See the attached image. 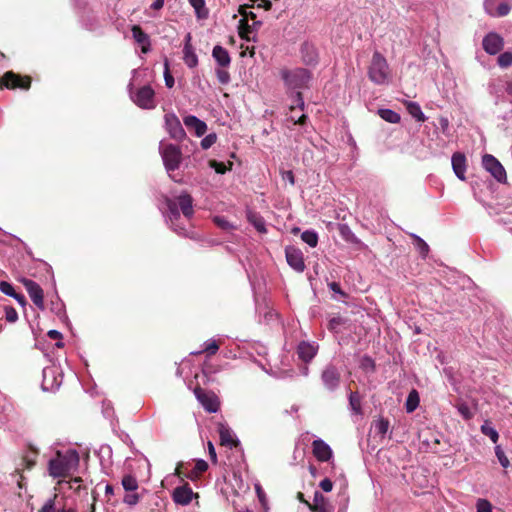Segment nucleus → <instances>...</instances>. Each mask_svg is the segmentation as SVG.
I'll list each match as a JSON object with an SVG mask.
<instances>
[{
    "instance_id": "obj_38",
    "label": "nucleus",
    "mask_w": 512,
    "mask_h": 512,
    "mask_svg": "<svg viewBox=\"0 0 512 512\" xmlns=\"http://www.w3.org/2000/svg\"><path fill=\"white\" fill-rule=\"evenodd\" d=\"M301 239L310 247H316L318 244V235L315 231L306 230L301 234Z\"/></svg>"
},
{
    "instance_id": "obj_57",
    "label": "nucleus",
    "mask_w": 512,
    "mask_h": 512,
    "mask_svg": "<svg viewBox=\"0 0 512 512\" xmlns=\"http://www.w3.org/2000/svg\"><path fill=\"white\" fill-rule=\"evenodd\" d=\"M511 10V7L509 4L507 3H501L498 5L497 7V12L495 15L499 16V17H502V16H506ZM489 14L491 15H494L492 12L488 11Z\"/></svg>"
},
{
    "instance_id": "obj_26",
    "label": "nucleus",
    "mask_w": 512,
    "mask_h": 512,
    "mask_svg": "<svg viewBox=\"0 0 512 512\" xmlns=\"http://www.w3.org/2000/svg\"><path fill=\"white\" fill-rule=\"evenodd\" d=\"M37 455H38V450L35 449L32 445H29V451L22 456V460H21L22 468L21 469L22 470L32 469L36 464Z\"/></svg>"
},
{
    "instance_id": "obj_33",
    "label": "nucleus",
    "mask_w": 512,
    "mask_h": 512,
    "mask_svg": "<svg viewBox=\"0 0 512 512\" xmlns=\"http://www.w3.org/2000/svg\"><path fill=\"white\" fill-rule=\"evenodd\" d=\"M190 5L195 9L198 18H206L208 11L205 9V0H189Z\"/></svg>"
},
{
    "instance_id": "obj_20",
    "label": "nucleus",
    "mask_w": 512,
    "mask_h": 512,
    "mask_svg": "<svg viewBox=\"0 0 512 512\" xmlns=\"http://www.w3.org/2000/svg\"><path fill=\"white\" fill-rule=\"evenodd\" d=\"M133 39L142 45V52L147 53L149 50V36L142 30L139 25H133L131 28Z\"/></svg>"
},
{
    "instance_id": "obj_23",
    "label": "nucleus",
    "mask_w": 512,
    "mask_h": 512,
    "mask_svg": "<svg viewBox=\"0 0 512 512\" xmlns=\"http://www.w3.org/2000/svg\"><path fill=\"white\" fill-rule=\"evenodd\" d=\"M297 354L302 361L309 362L316 355V348L313 345L303 341L297 347Z\"/></svg>"
},
{
    "instance_id": "obj_30",
    "label": "nucleus",
    "mask_w": 512,
    "mask_h": 512,
    "mask_svg": "<svg viewBox=\"0 0 512 512\" xmlns=\"http://www.w3.org/2000/svg\"><path fill=\"white\" fill-rule=\"evenodd\" d=\"M338 232L346 242L352 244L359 243V239L355 236L347 224H338Z\"/></svg>"
},
{
    "instance_id": "obj_39",
    "label": "nucleus",
    "mask_w": 512,
    "mask_h": 512,
    "mask_svg": "<svg viewBox=\"0 0 512 512\" xmlns=\"http://www.w3.org/2000/svg\"><path fill=\"white\" fill-rule=\"evenodd\" d=\"M122 486L126 491H135L138 488V481L134 476L128 474L122 478Z\"/></svg>"
},
{
    "instance_id": "obj_19",
    "label": "nucleus",
    "mask_w": 512,
    "mask_h": 512,
    "mask_svg": "<svg viewBox=\"0 0 512 512\" xmlns=\"http://www.w3.org/2000/svg\"><path fill=\"white\" fill-rule=\"evenodd\" d=\"M183 121L187 128H193L195 130V133L198 137L206 133L207 125L205 124V122L201 121L196 116H186L184 117Z\"/></svg>"
},
{
    "instance_id": "obj_25",
    "label": "nucleus",
    "mask_w": 512,
    "mask_h": 512,
    "mask_svg": "<svg viewBox=\"0 0 512 512\" xmlns=\"http://www.w3.org/2000/svg\"><path fill=\"white\" fill-rule=\"evenodd\" d=\"M308 508L312 512H330L325 497L318 491L314 493L313 503L308 504Z\"/></svg>"
},
{
    "instance_id": "obj_40",
    "label": "nucleus",
    "mask_w": 512,
    "mask_h": 512,
    "mask_svg": "<svg viewBox=\"0 0 512 512\" xmlns=\"http://www.w3.org/2000/svg\"><path fill=\"white\" fill-rule=\"evenodd\" d=\"M390 427V422L388 419L380 418L375 422V429L376 432L381 436L384 437L386 433L388 432Z\"/></svg>"
},
{
    "instance_id": "obj_3",
    "label": "nucleus",
    "mask_w": 512,
    "mask_h": 512,
    "mask_svg": "<svg viewBox=\"0 0 512 512\" xmlns=\"http://www.w3.org/2000/svg\"><path fill=\"white\" fill-rule=\"evenodd\" d=\"M281 77L288 88L299 89L308 86L311 74L304 68H296L294 70L283 69Z\"/></svg>"
},
{
    "instance_id": "obj_48",
    "label": "nucleus",
    "mask_w": 512,
    "mask_h": 512,
    "mask_svg": "<svg viewBox=\"0 0 512 512\" xmlns=\"http://www.w3.org/2000/svg\"><path fill=\"white\" fill-rule=\"evenodd\" d=\"M216 76H217L218 81L221 84H228L231 79L230 73L227 70L223 69L222 67L219 69H216Z\"/></svg>"
},
{
    "instance_id": "obj_21",
    "label": "nucleus",
    "mask_w": 512,
    "mask_h": 512,
    "mask_svg": "<svg viewBox=\"0 0 512 512\" xmlns=\"http://www.w3.org/2000/svg\"><path fill=\"white\" fill-rule=\"evenodd\" d=\"M212 56L217 64L222 67H228L231 63V58L228 51L220 45L214 46L212 50Z\"/></svg>"
},
{
    "instance_id": "obj_62",
    "label": "nucleus",
    "mask_w": 512,
    "mask_h": 512,
    "mask_svg": "<svg viewBox=\"0 0 512 512\" xmlns=\"http://www.w3.org/2000/svg\"><path fill=\"white\" fill-rule=\"evenodd\" d=\"M257 7L264 8L266 11H269L272 8V2L270 0H259Z\"/></svg>"
},
{
    "instance_id": "obj_13",
    "label": "nucleus",
    "mask_w": 512,
    "mask_h": 512,
    "mask_svg": "<svg viewBox=\"0 0 512 512\" xmlns=\"http://www.w3.org/2000/svg\"><path fill=\"white\" fill-rule=\"evenodd\" d=\"M183 484L176 487L172 493L173 501L182 506L188 505L193 498H198V493H194L192 488L187 482L182 481Z\"/></svg>"
},
{
    "instance_id": "obj_59",
    "label": "nucleus",
    "mask_w": 512,
    "mask_h": 512,
    "mask_svg": "<svg viewBox=\"0 0 512 512\" xmlns=\"http://www.w3.org/2000/svg\"><path fill=\"white\" fill-rule=\"evenodd\" d=\"M214 223L223 230H230L232 228V225L229 223V221L223 217H215Z\"/></svg>"
},
{
    "instance_id": "obj_49",
    "label": "nucleus",
    "mask_w": 512,
    "mask_h": 512,
    "mask_svg": "<svg viewBox=\"0 0 512 512\" xmlns=\"http://www.w3.org/2000/svg\"><path fill=\"white\" fill-rule=\"evenodd\" d=\"M5 318L8 322L14 323L18 319V313L12 306L5 307Z\"/></svg>"
},
{
    "instance_id": "obj_50",
    "label": "nucleus",
    "mask_w": 512,
    "mask_h": 512,
    "mask_svg": "<svg viewBox=\"0 0 512 512\" xmlns=\"http://www.w3.org/2000/svg\"><path fill=\"white\" fill-rule=\"evenodd\" d=\"M217 140V136L216 134L212 133V134H208L207 136H205L202 140H201V147L203 149H208L210 148L213 144H215Z\"/></svg>"
},
{
    "instance_id": "obj_10",
    "label": "nucleus",
    "mask_w": 512,
    "mask_h": 512,
    "mask_svg": "<svg viewBox=\"0 0 512 512\" xmlns=\"http://www.w3.org/2000/svg\"><path fill=\"white\" fill-rule=\"evenodd\" d=\"M165 128L170 137L176 141H182L186 137L179 118L174 113H167L164 116Z\"/></svg>"
},
{
    "instance_id": "obj_2",
    "label": "nucleus",
    "mask_w": 512,
    "mask_h": 512,
    "mask_svg": "<svg viewBox=\"0 0 512 512\" xmlns=\"http://www.w3.org/2000/svg\"><path fill=\"white\" fill-rule=\"evenodd\" d=\"M369 79L375 84L382 85L386 83L389 77V66L384 56L375 51L372 56L371 64L368 70Z\"/></svg>"
},
{
    "instance_id": "obj_55",
    "label": "nucleus",
    "mask_w": 512,
    "mask_h": 512,
    "mask_svg": "<svg viewBox=\"0 0 512 512\" xmlns=\"http://www.w3.org/2000/svg\"><path fill=\"white\" fill-rule=\"evenodd\" d=\"M140 500V496L137 493L126 494L123 498V502L129 506L136 505Z\"/></svg>"
},
{
    "instance_id": "obj_15",
    "label": "nucleus",
    "mask_w": 512,
    "mask_h": 512,
    "mask_svg": "<svg viewBox=\"0 0 512 512\" xmlns=\"http://www.w3.org/2000/svg\"><path fill=\"white\" fill-rule=\"evenodd\" d=\"M483 49L490 55H496L504 46L503 38L494 32L488 33L482 42Z\"/></svg>"
},
{
    "instance_id": "obj_44",
    "label": "nucleus",
    "mask_w": 512,
    "mask_h": 512,
    "mask_svg": "<svg viewBox=\"0 0 512 512\" xmlns=\"http://www.w3.org/2000/svg\"><path fill=\"white\" fill-rule=\"evenodd\" d=\"M495 455L503 468H508L510 466L509 459L507 458L501 446L497 445L495 447Z\"/></svg>"
},
{
    "instance_id": "obj_52",
    "label": "nucleus",
    "mask_w": 512,
    "mask_h": 512,
    "mask_svg": "<svg viewBox=\"0 0 512 512\" xmlns=\"http://www.w3.org/2000/svg\"><path fill=\"white\" fill-rule=\"evenodd\" d=\"M296 108H299L300 110L304 109V100L301 92L295 93V100L294 104L290 106V111H294Z\"/></svg>"
},
{
    "instance_id": "obj_17",
    "label": "nucleus",
    "mask_w": 512,
    "mask_h": 512,
    "mask_svg": "<svg viewBox=\"0 0 512 512\" xmlns=\"http://www.w3.org/2000/svg\"><path fill=\"white\" fill-rule=\"evenodd\" d=\"M452 168L455 173V175L462 181L466 179L465 172H466V157L463 153L455 152L452 155Z\"/></svg>"
},
{
    "instance_id": "obj_32",
    "label": "nucleus",
    "mask_w": 512,
    "mask_h": 512,
    "mask_svg": "<svg viewBox=\"0 0 512 512\" xmlns=\"http://www.w3.org/2000/svg\"><path fill=\"white\" fill-rule=\"evenodd\" d=\"M347 323V319L344 318L343 316L341 315H336V316H333L329 322H328V329L334 333H339L340 332V326H343Z\"/></svg>"
},
{
    "instance_id": "obj_60",
    "label": "nucleus",
    "mask_w": 512,
    "mask_h": 512,
    "mask_svg": "<svg viewBox=\"0 0 512 512\" xmlns=\"http://www.w3.org/2000/svg\"><path fill=\"white\" fill-rule=\"evenodd\" d=\"M319 486L324 492H330L333 488V483L329 478H325L320 482Z\"/></svg>"
},
{
    "instance_id": "obj_56",
    "label": "nucleus",
    "mask_w": 512,
    "mask_h": 512,
    "mask_svg": "<svg viewBox=\"0 0 512 512\" xmlns=\"http://www.w3.org/2000/svg\"><path fill=\"white\" fill-rule=\"evenodd\" d=\"M0 291L11 297L16 293L14 287L6 281L0 282Z\"/></svg>"
},
{
    "instance_id": "obj_12",
    "label": "nucleus",
    "mask_w": 512,
    "mask_h": 512,
    "mask_svg": "<svg viewBox=\"0 0 512 512\" xmlns=\"http://www.w3.org/2000/svg\"><path fill=\"white\" fill-rule=\"evenodd\" d=\"M321 380L327 390L334 391L340 386L341 373L335 366L328 365L322 371Z\"/></svg>"
},
{
    "instance_id": "obj_7",
    "label": "nucleus",
    "mask_w": 512,
    "mask_h": 512,
    "mask_svg": "<svg viewBox=\"0 0 512 512\" xmlns=\"http://www.w3.org/2000/svg\"><path fill=\"white\" fill-rule=\"evenodd\" d=\"M194 394L197 400L201 403L203 408L209 413H215L220 407V402L217 395L212 391H206L197 385L194 388Z\"/></svg>"
},
{
    "instance_id": "obj_16",
    "label": "nucleus",
    "mask_w": 512,
    "mask_h": 512,
    "mask_svg": "<svg viewBox=\"0 0 512 512\" xmlns=\"http://www.w3.org/2000/svg\"><path fill=\"white\" fill-rule=\"evenodd\" d=\"M312 452L315 458L321 462L329 461L333 455L330 446L321 439L312 442Z\"/></svg>"
},
{
    "instance_id": "obj_18",
    "label": "nucleus",
    "mask_w": 512,
    "mask_h": 512,
    "mask_svg": "<svg viewBox=\"0 0 512 512\" xmlns=\"http://www.w3.org/2000/svg\"><path fill=\"white\" fill-rule=\"evenodd\" d=\"M218 432L221 445L228 447H236L239 445V441L234 437L232 430L228 426L220 424Z\"/></svg>"
},
{
    "instance_id": "obj_47",
    "label": "nucleus",
    "mask_w": 512,
    "mask_h": 512,
    "mask_svg": "<svg viewBox=\"0 0 512 512\" xmlns=\"http://www.w3.org/2000/svg\"><path fill=\"white\" fill-rule=\"evenodd\" d=\"M58 498L57 494H54L52 498L48 499L46 503L42 506V508L38 512H56V499Z\"/></svg>"
},
{
    "instance_id": "obj_41",
    "label": "nucleus",
    "mask_w": 512,
    "mask_h": 512,
    "mask_svg": "<svg viewBox=\"0 0 512 512\" xmlns=\"http://www.w3.org/2000/svg\"><path fill=\"white\" fill-rule=\"evenodd\" d=\"M166 204H167V208L170 212L171 219H175V220L178 219L180 217L178 199L172 200V199L167 198Z\"/></svg>"
},
{
    "instance_id": "obj_9",
    "label": "nucleus",
    "mask_w": 512,
    "mask_h": 512,
    "mask_svg": "<svg viewBox=\"0 0 512 512\" xmlns=\"http://www.w3.org/2000/svg\"><path fill=\"white\" fill-rule=\"evenodd\" d=\"M132 99L133 102L142 109H153L156 107L155 92L149 85L139 88L132 96Z\"/></svg>"
},
{
    "instance_id": "obj_53",
    "label": "nucleus",
    "mask_w": 512,
    "mask_h": 512,
    "mask_svg": "<svg viewBox=\"0 0 512 512\" xmlns=\"http://www.w3.org/2000/svg\"><path fill=\"white\" fill-rule=\"evenodd\" d=\"M164 79H165V84L168 88H172L174 86V82H175L174 77L170 73L167 60L165 61Z\"/></svg>"
},
{
    "instance_id": "obj_11",
    "label": "nucleus",
    "mask_w": 512,
    "mask_h": 512,
    "mask_svg": "<svg viewBox=\"0 0 512 512\" xmlns=\"http://www.w3.org/2000/svg\"><path fill=\"white\" fill-rule=\"evenodd\" d=\"M21 282L35 306L40 310H44V292L40 285L35 281L26 278L22 279Z\"/></svg>"
},
{
    "instance_id": "obj_28",
    "label": "nucleus",
    "mask_w": 512,
    "mask_h": 512,
    "mask_svg": "<svg viewBox=\"0 0 512 512\" xmlns=\"http://www.w3.org/2000/svg\"><path fill=\"white\" fill-rule=\"evenodd\" d=\"M184 62L185 64L190 67L194 68L198 65V57L195 54L191 44L185 43L184 49Z\"/></svg>"
},
{
    "instance_id": "obj_63",
    "label": "nucleus",
    "mask_w": 512,
    "mask_h": 512,
    "mask_svg": "<svg viewBox=\"0 0 512 512\" xmlns=\"http://www.w3.org/2000/svg\"><path fill=\"white\" fill-rule=\"evenodd\" d=\"M208 451H209L210 459L213 462H216L217 461L216 451H215L214 445L210 441L208 442Z\"/></svg>"
},
{
    "instance_id": "obj_31",
    "label": "nucleus",
    "mask_w": 512,
    "mask_h": 512,
    "mask_svg": "<svg viewBox=\"0 0 512 512\" xmlns=\"http://www.w3.org/2000/svg\"><path fill=\"white\" fill-rule=\"evenodd\" d=\"M378 115L386 122L397 124L400 122V115L391 109H379Z\"/></svg>"
},
{
    "instance_id": "obj_24",
    "label": "nucleus",
    "mask_w": 512,
    "mask_h": 512,
    "mask_svg": "<svg viewBox=\"0 0 512 512\" xmlns=\"http://www.w3.org/2000/svg\"><path fill=\"white\" fill-rule=\"evenodd\" d=\"M246 216L248 222L252 224L259 233L267 232L265 220L259 213L252 210H248Z\"/></svg>"
},
{
    "instance_id": "obj_22",
    "label": "nucleus",
    "mask_w": 512,
    "mask_h": 512,
    "mask_svg": "<svg viewBox=\"0 0 512 512\" xmlns=\"http://www.w3.org/2000/svg\"><path fill=\"white\" fill-rule=\"evenodd\" d=\"M179 209L186 218H190L193 213V199L188 193H183L178 196Z\"/></svg>"
},
{
    "instance_id": "obj_8",
    "label": "nucleus",
    "mask_w": 512,
    "mask_h": 512,
    "mask_svg": "<svg viewBox=\"0 0 512 512\" xmlns=\"http://www.w3.org/2000/svg\"><path fill=\"white\" fill-rule=\"evenodd\" d=\"M482 165L498 182H507L506 170L496 157L491 154H485L482 157Z\"/></svg>"
},
{
    "instance_id": "obj_36",
    "label": "nucleus",
    "mask_w": 512,
    "mask_h": 512,
    "mask_svg": "<svg viewBox=\"0 0 512 512\" xmlns=\"http://www.w3.org/2000/svg\"><path fill=\"white\" fill-rule=\"evenodd\" d=\"M481 432L488 436L493 443H496L499 439L498 432L490 425L489 421H485V423L481 426Z\"/></svg>"
},
{
    "instance_id": "obj_14",
    "label": "nucleus",
    "mask_w": 512,
    "mask_h": 512,
    "mask_svg": "<svg viewBox=\"0 0 512 512\" xmlns=\"http://www.w3.org/2000/svg\"><path fill=\"white\" fill-rule=\"evenodd\" d=\"M285 256L288 265L296 272L301 273L305 270L304 256L300 249L294 246H287L285 248Z\"/></svg>"
},
{
    "instance_id": "obj_64",
    "label": "nucleus",
    "mask_w": 512,
    "mask_h": 512,
    "mask_svg": "<svg viewBox=\"0 0 512 512\" xmlns=\"http://www.w3.org/2000/svg\"><path fill=\"white\" fill-rule=\"evenodd\" d=\"M48 337L53 340H61L62 334L57 330H50L47 333Z\"/></svg>"
},
{
    "instance_id": "obj_61",
    "label": "nucleus",
    "mask_w": 512,
    "mask_h": 512,
    "mask_svg": "<svg viewBox=\"0 0 512 512\" xmlns=\"http://www.w3.org/2000/svg\"><path fill=\"white\" fill-rule=\"evenodd\" d=\"M282 178H283V180L289 181L291 185H294V183H295L294 174L291 170L283 171Z\"/></svg>"
},
{
    "instance_id": "obj_46",
    "label": "nucleus",
    "mask_w": 512,
    "mask_h": 512,
    "mask_svg": "<svg viewBox=\"0 0 512 512\" xmlns=\"http://www.w3.org/2000/svg\"><path fill=\"white\" fill-rule=\"evenodd\" d=\"M251 32V27L246 19L239 21V36L243 39L249 40L248 34Z\"/></svg>"
},
{
    "instance_id": "obj_35",
    "label": "nucleus",
    "mask_w": 512,
    "mask_h": 512,
    "mask_svg": "<svg viewBox=\"0 0 512 512\" xmlns=\"http://www.w3.org/2000/svg\"><path fill=\"white\" fill-rule=\"evenodd\" d=\"M251 7H254V5H241L238 11L242 15V19H246L247 22L248 19H251L254 21L253 25L261 26L262 23L260 21H256V14L252 11H247V9Z\"/></svg>"
},
{
    "instance_id": "obj_5",
    "label": "nucleus",
    "mask_w": 512,
    "mask_h": 512,
    "mask_svg": "<svg viewBox=\"0 0 512 512\" xmlns=\"http://www.w3.org/2000/svg\"><path fill=\"white\" fill-rule=\"evenodd\" d=\"M32 78L30 76H22L13 71H7L0 78V89H22L28 90L31 87Z\"/></svg>"
},
{
    "instance_id": "obj_45",
    "label": "nucleus",
    "mask_w": 512,
    "mask_h": 512,
    "mask_svg": "<svg viewBox=\"0 0 512 512\" xmlns=\"http://www.w3.org/2000/svg\"><path fill=\"white\" fill-rule=\"evenodd\" d=\"M218 349H219V344L213 340L206 345L203 352H205L207 354V356H212L217 353ZM201 353H202V351L192 352L193 355H197V354H201Z\"/></svg>"
},
{
    "instance_id": "obj_54",
    "label": "nucleus",
    "mask_w": 512,
    "mask_h": 512,
    "mask_svg": "<svg viewBox=\"0 0 512 512\" xmlns=\"http://www.w3.org/2000/svg\"><path fill=\"white\" fill-rule=\"evenodd\" d=\"M492 506L488 500L479 499L477 501V512H491Z\"/></svg>"
},
{
    "instance_id": "obj_37",
    "label": "nucleus",
    "mask_w": 512,
    "mask_h": 512,
    "mask_svg": "<svg viewBox=\"0 0 512 512\" xmlns=\"http://www.w3.org/2000/svg\"><path fill=\"white\" fill-rule=\"evenodd\" d=\"M413 243L416 247V249L419 251L420 255L425 258L429 252V246L428 244L419 236L412 235Z\"/></svg>"
},
{
    "instance_id": "obj_29",
    "label": "nucleus",
    "mask_w": 512,
    "mask_h": 512,
    "mask_svg": "<svg viewBox=\"0 0 512 512\" xmlns=\"http://www.w3.org/2000/svg\"><path fill=\"white\" fill-rule=\"evenodd\" d=\"M419 402H420L419 393L417 392V390L412 389L410 391V393L408 394V397H407L406 403H405V409H406L407 413L414 412L417 409V407L419 406Z\"/></svg>"
},
{
    "instance_id": "obj_27",
    "label": "nucleus",
    "mask_w": 512,
    "mask_h": 512,
    "mask_svg": "<svg viewBox=\"0 0 512 512\" xmlns=\"http://www.w3.org/2000/svg\"><path fill=\"white\" fill-rule=\"evenodd\" d=\"M408 113L415 118L418 122H425L426 117L421 110V107L418 103L412 101L404 102Z\"/></svg>"
},
{
    "instance_id": "obj_58",
    "label": "nucleus",
    "mask_w": 512,
    "mask_h": 512,
    "mask_svg": "<svg viewBox=\"0 0 512 512\" xmlns=\"http://www.w3.org/2000/svg\"><path fill=\"white\" fill-rule=\"evenodd\" d=\"M216 371V368L211 363L207 361L204 363L202 373L208 380H210L211 375L216 373Z\"/></svg>"
},
{
    "instance_id": "obj_42",
    "label": "nucleus",
    "mask_w": 512,
    "mask_h": 512,
    "mask_svg": "<svg viewBox=\"0 0 512 512\" xmlns=\"http://www.w3.org/2000/svg\"><path fill=\"white\" fill-rule=\"evenodd\" d=\"M456 408L459 412V414L465 419V420H470L473 418L474 414L473 412L471 411L470 407L464 403V402H459L456 404Z\"/></svg>"
},
{
    "instance_id": "obj_34",
    "label": "nucleus",
    "mask_w": 512,
    "mask_h": 512,
    "mask_svg": "<svg viewBox=\"0 0 512 512\" xmlns=\"http://www.w3.org/2000/svg\"><path fill=\"white\" fill-rule=\"evenodd\" d=\"M349 405L354 413L360 414L362 412L361 396L358 392H351L349 395Z\"/></svg>"
},
{
    "instance_id": "obj_1",
    "label": "nucleus",
    "mask_w": 512,
    "mask_h": 512,
    "mask_svg": "<svg viewBox=\"0 0 512 512\" xmlns=\"http://www.w3.org/2000/svg\"><path fill=\"white\" fill-rule=\"evenodd\" d=\"M78 463L79 456L76 451H69L65 455H61L60 452H57V457L49 461V475L54 478L65 477Z\"/></svg>"
},
{
    "instance_id": "obj_6",
    "label": "nucleus",
    "mask_w": 512,
    "mask_h": 512,
    "mask_svg": "<svg viewBox=\"0 0 512 512\" xmlns=\"http://www.w3.org/2000/svg\"><path fill=\"white\" fill-rule=\"evenodd\" d=\"M187 466L188 464L180 462L175 469V475L178 476L181 481H184L185 478L196 481L208 469V463L202 459L197 460L195 462L194 468L190 471H188Z\"/></svg>"
},
{
    "instance_id": "obj_51",
    "label": "nucleus",
    "mask_w": 512,
    "mask_h": 512,
    "mask_svg": "<svg viewBox=\"0 0 512 512\" xmlns=\"http://www.w3.org/2000/svg\"><path fill=\"white\" fill-rule=\"evenodd\" d=\"M209 166L218 174H224L227 171L226 165L223 162H218L216 160H210Z\"/></svg>"
},
{
    "instance_id": "obj_4",
    "label": "nucleus",
    "mask_w": 512,
    "mask_h": 512,
    "mask_svg": "<svg viewBox=\"0 0 512 512\" xmlns=\"http://www.w3.org/2000/svg\"><path fill=\"white\" fill-rule=\"evenodd\" d=\"M160 154L167 171H175L182 161L181 149L174 144H161Z\"/></svg>"
},
{
    "instance_id": "obj_43",
    "label": "nucleus",
    "mask_w": 512,
    "mask_h": 512,
    "mask_svg": "<svg viewBox=\"0 0 512 512\" xmlns=\"http://www.w3.org/2000/svg\"><path fill=\"white\" fill-rule=\"evenodd\" d=\"M498 65L502 68H507L512 65V52L506 51L499 55L497 59Z\"/></svg>"
}]
</instances>
